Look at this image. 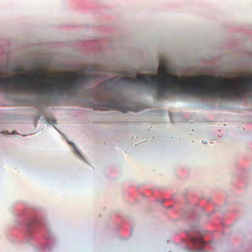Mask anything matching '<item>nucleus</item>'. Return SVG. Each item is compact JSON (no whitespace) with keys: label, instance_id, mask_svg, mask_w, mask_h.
<instances>
[{"label":"nucleus","instance_id":"423d86ee","mask_svg":"<svg viewBox=\"0 0 252 252\" xmlns=\"http://www.w3.org/2000/svg\"><path fill=\"white\" fill-rule=\"evenodd\" d=\"M18 71H19V69H18V68L17 67V73L18 72ZM18 80H19V78H18V74H17V79H16V80H17V85L18 84Z\"/></svg>","mask_w":252,"mask_h":252},{"label":"nucleus","instance_id":"f03ea898","mask_svg":"<svg viewBox=\"0 0 252 252\" xmlns=\"http://www.w3.org/2000/svg\"><path fill=\"white\" fill-rule=\"evenodd\" d=\"M94 73L86 75L76 72H70L61 77H54L46 83L41 69L33 71L24 76L23 87L35 93L48 94H71L81 90L85 83L96 78Z\"/></svg>","mask_w":252,"mask_h":252},{"label":"nucleus","instance_id":"20e7f679","mask_svg":"<svg viewBox=\"0 0 252 252\" xmlns=\"http://www.w3.org/2000/svg\"><path fill=\"white\" fill-rule=\"evenodd\" d=\"M191 242L195 246L198 244L202 245L204 243L203 240L199 238H192L191 239Z\"/></svg>","mask_w":252,"mask_h":252},{"label":"nucleus","instance_id":"f257e3e1","mask_svg":"<svg viewBox=\"0 0 252 252\" xmlns=\"http://www.w3.org/2000/svg\"><path fill=\"white\" fill-rule=\"evenodd\" d=\"M162 76L138 74L135 78L117 77L101 83L99 86V102L95 109L117 110L124 113L130 108L124 101L115 97L110 87L111 85L126 86L140 83L151 86L158 97L165 98L167 95L182 93L209 98H230L245 95L252 96V76L239 78L220 79L217 77L204 76L184 77L172 75L163 67Z\"/></svg>","mask_w":252,"mask_h":252},{"label":"nucleus","instance_id":"39448f33","mask_svg":"<svg viewBox=\"0 0 252 252\" xmlns=\"http://www.w3.org/2000/svg\"><path fill=\"white\" fill-rule=\"evenodd\" d=\"M0 133L1 134H3L10 135V134H15L16 132L15 130H13L11 132H10L9 131H7V130H3V131H2L1 132H0Z\"/></svg>","mask_w":252,"mask_h":252},{"label":"nucleus","instance_id":"7ed1b4c3","mask_svg":"<svg viewBox=\"0 0 252 252\" xmlns=\"http://www.w3.org/2000/svg\"><path fill=\"white\" fill-rule=\"evenodd\" d=\"M0 93L7 96L16 93V66L9 63L0 65Z\"/></svg>","mask_w":252,"mask_h":252}]
</instances>
